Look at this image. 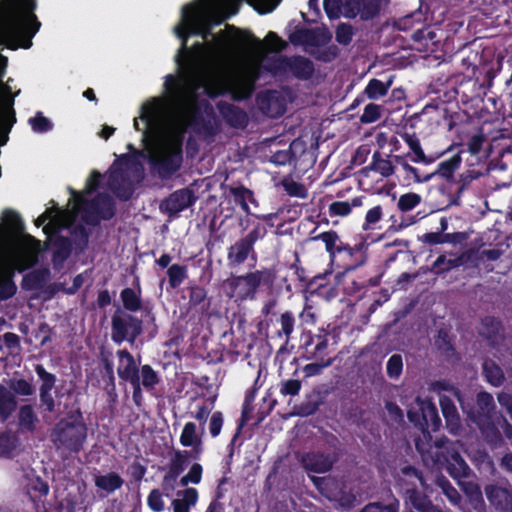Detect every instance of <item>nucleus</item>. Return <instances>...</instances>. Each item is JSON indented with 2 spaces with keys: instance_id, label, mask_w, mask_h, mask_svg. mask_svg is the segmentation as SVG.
Instances as JSON below:
<instances>
[{
  "instance_id": "obj_28",
  "label": "nucleus",
  "mask_w": 512,
  "mask_h": 512,
  "mask_svg": "<svg viewBox=\"0 0 512 512\" xmlns=\"http://www.w3.org/2000/svg\"><path fill=\"white\" fill-rule=\"evenodd\" d=\"M14 106V95H10L4 100V108L0 112V145H5L8 141V133L16 122V112Z\"/></svg>"
},
{
  "instance_id": "obj_11",
  "label": "nucleus",
  "mask_w": 512,
  "mask_h": 512,
  "mask_svg": "<svg viewBox=\"0 0 512 512\" xmlns=\"http://www.w3.org/2000/svg\"><path fill=\"white\" fill-rule=\"evenodd\" d=\"M494 77L495 73L492 69L486 72L483 82L472 77L461 76L460 80L456 81L455 94L463 104L482 100L492 86Z\"/></svg>"
},
{
  "instance_id": "obj_45",
  "label": "nucleus",
  "mask_w": 512,
  "mask_h": 512,
  "mask_svg": "<svg viewBox=\"0 0 512 512\" xmlns=\"http://www.w3.org/2000/svg\"><path fill=\"white\" fill-rule=\"evenodd\" d=\"M401 138L404 140V142L409 146L410 150L413 152L414 157L411 158V160L415 163H430V160L427 159L420 141L415 133H403L401 134Z\"/></svg>"
},
{
  "instance_id": "obj_52",
  "label": "nucleus",
  "mask_w": 512,
  "mask_h": 512,
  "mask_svg": "<svg viewBox=\"0 0 512 512\" xmlns=\"http://www.w3.org/2000/svg\"><path fill=\"white\" fill-rule=\"evenodd\" d=\"M37 422V415L35 414L33 407L30 404H26L20 407L18 412V423L22 429L33 432L36 428Z\"/></svg>"
},
{
  "instance_id": "obj_48",
  "label": "nucleus",
  "mask_w": 512,
  "mask_h": 512,
  "mask_svg": "<svg viewBox=\"0 0 512 512\" xmlns=\"http://www.w3.org/2000/svg\"><path fill=\"white\" fill-rule=\"evenodd\" d=\"M322 404L323 401L319 393L310 394L303 402L295 407L296 414L302 417L313 415Z\"/></svg>"
},
{
  "instance_id": "obj_42",
  "label": "nucleus",
  "mask_w": 512,
  "mask_h": 512,
  "mask_svg": "<svg viewBox=\"0 0 512 512\" xmlns=\"http://www.w3.org/2000/svg\"><path fill=\"white\" fill-rule=\"evenodd\" d=\"M2 222L9 233L20 235L24 232V223L20 215L12 209H5L2 213Z\"/></svg>"
},
{
  "instance_id": "obj_44",
  "label": "nucleus",
  "mask_w": 512,
  "mask_h": 512,
  "mask_svg": "<svg viewBox=\"0 0 512 512\" xmlns=\"http://www.w3.org/2000/svg\"><path fill=\"white\" fill-rule=\"evenodd\" d=\"M361 205H362L361 197H355L351 200V202L334 201L329 205L328 213L331 217H336V216L345 217L351 213L353 207H359Z\"/></svg>"
},
{
  "instance_id": "obj_40",
  "label": "nucleus",
  "mask_w": 512,
  "mask_h": 512,
  "mask_svg": "<svg viewBox=\"0 0 512 512\" xmlns=\"http://www.w3.org/2000/svg\"><path fill=\"white\" fill-rule=\"evenodd\" d=\"M435 344L438 351L448 362H457L460 360V355L456 351V348L446 331L439 330Z\"/></svg>"
},
{
  "instance_id": "obj_7",
  "label": "nucleus",
  "mask_w": 512,
  "mask_h": 512,
  "mask_svg": "<svg viewBox=\"0 0 512 512\" xmlns=\"http://www.w3.org/2000/svg\"><path fill=\"white\" fill-rule=\"evenodd\" d=\"M77 205L84 212L82 220L90 226H98L101 220H110L116 214V203L107 193H98L93 199L87 200L84 196L71 190Z\"/></svg>"
},
{
  "instance_id": "obj_33",
  "label": "nucleus",
  "mask_w": 512,
  "mask_h": 512,
  "mask_svg": "<svg viewBox=\"0 0 512 512\" xmlns=\"http://www.w3.org/2000/svg\"><path fill=\"white\" fill-rule=\"evenodd\" d=\"M439 403L446 421V427L451 433H456L460 428V418L453 400L445 395L440 396Z\"/></svg>"
},
{
  "instance_id": "obj_9",
  "label": "nucleus",
  "mask_w": 512,
  "mask_h": 512,
  "mask_svg": "<svg viewBox=\"0 0 512 512\" xmlns=\"http://www.w3.org/2000/svg\"><path fill=\"white\" fill-rule=\"evenodd\" d=\"M434 445L441 449V452L436 454V461L445 465L447 473L452 478L459 480L469 476L471 472L469 465L447 437L436 439Z\"/></svg>"
},
{
  "instance_id": "obj_53",
  "label": "nucleus",
  "mask_w": 512,
  "mask_h": 512,
  "mask_svg": "<svg viewBox=\"0 0 512 512\" xmlns=\"http://www.w3.org/2000/svg\"><path fill=\"white\" fill-rule=\"evenodd\" d=\"M461 162L462 158L460 153L454 154L449 159L438 164L435 174L447 180L452 179L454 172L459 168Z\"/></svg>"
},
{
  "instance_id": "obj_64",
  "label": "nucleus",
  "mask_w": 512,
  "mask_h": 512,
  "mask_svg": "<svg viewBox=\"0 0 512 512\" xmlns=\"http://www.w3.org/2000/svg\"><path fill=\"white\" fill-rule=\"evenodd\" d=\"M403 371V358L400 354H393L387 361L386 372L390 379H398Z\"/></svg>"
},
{
  "instance_id": "obj_39",
  "label": "nucleus",
  "mask_w": 512,
  "mask_h": 512,
  "mask_svg": "<svg viewBox=\"0 0 512 512\" xmlns=\"http://www.w3.org/2000/svg\"><path fill=\"white\" fill-rule=\"evenodd\" d=\"M16 409V396L6 386L0 384V422H6Z\"/></svg>"
},
{
  "instance_id": "obj_57",
  "label": "nucleus",
  "mask_w": 512,
  "mask_h": 512,
  "mask_svg": "<svg viewBox=\"0 0 512 512\" xmlns=\"http://www.w3.org/2000/svg\"><path fill=\"white\" fill-rule=\"evenodd\" d=\"M14 395L32 396L35 393V387L31 381L24 378H12L7 387Z\"/></svg>"
},
{
  "instance_id": "obj_15",
  "label": "nucleus",
  "mask_w": 512,
  "mask_h": 512,
  "mask_svg": "<svg viewBox=\"0 0 512 512\" xmlns=\"http://www.w3.org/2000/svg\"><path fill=\"white\" fill-rule=\"evenodd\" d=\"M485 496L491 505L498 512H512V485L505 486L491 483L484 487Z\"/></svg>"
},
{
  "instance_id": "obj_27",
  "label": "nucleus",
  "mask_w": 512,
  "mask_h": 512,
  "mask_svg": "<svg viewBox=\"0 0 512 512\" xmlns=\"http://www.w3.org/2000/svg\"><path fill=\"white\" fill-rule=\"evenodd\" d=\"M108 187L122 201H128L134 192L131 182L122 171H113L109 174Z\"/></svg>"
},
{
  "instance_id": "obj_1",
  "label": "nucleus",
  "mask_w": 512,
  "mask_h": 512,
  "mask_svg": "<svg viewBox=\"0 0 512 512\" xmlns=\"http://www.w3.org/2000/svg\"><path fill=\"white\" fill-rule=\"evenodd\" d=\"M7 18L0 24V44L8 49H29L41 23L34 11L36 0H2Z\"/></svg>"
},
{
  "instance_id": "obj_16",
  "label": "nucleus",
  "mask_w": 512,
  "mask_h": 512,
  "mask_svg": "<svg viewBox=\"0 0 512 512\" xmlns=\"http://www.w3.org/2000/svg\"><path fill=\"white\" fill-rule=\"evenodd\" d=\"M35 372L41 381L39 387L40 406L45 412L52 413L55 411V400L51 394L56 384V376L48 372L42 364L35 365Z\"/></svg>"
},
{
  "instance_id": "obj_18",
  "label": "nucleus",
  "mask_w": 512,
  "mask_h": 512,
  "mask_svg": "<svg viewBox=\"0 0 512 512\" xmlns=\"http://www.w3.org/2000/svg\"><path fill=\"white\" fill-rule=\"evenodd\" d=\"M279 63L281 68L290 71L299 80H309L315 72L314 63L301 55L282 56Z\"/></svg>"
},
{
  "instance_id": "obj_25",
  "label": "nucleus",
  "mask_w": 512,
  "mask_h": 512,
  "mask_svg": "<svg viewBox=\"0 0 512 512\" xmlns=\"http://www.w3.org/2000/svg\"><path fill=\"white\" fill-rule=\"evenodd\" d=\"M472 254V250H467L449 259L445 255H439L431 266V272L436 275H443L452 269L459 268L471 260Z\"/></svg>"
},
{
  "instance_id": "obj_60",
  "label": "nucleus",
  "mask_w": 512,
  "mask_h": 512,
  "mask_svg": "<svg viewBox=\"0 0 512 512\" xmlns=\"http://www.w3.org/2000/svg\"><path fill=\"white\" fill-rule=\"evenodd\" d=\"M71 234L76 250L80 253L84 252L89 244L90 231L82 224H78L72 229Z\"/></svg>"
},
{
  "instance_id": "obj_46",
  "label": "nucleus",
  "mask_w": 512,
  "mask_h": 512,
  "mask_svg": "<svg viewBox=\"0 0 512 512\" xmlns=\"http://www.w3.org/2000/svg\"><path fill=\"white\" fill-rule=\"evenodd\" d=\"M391 85V79L384 83L379 79L373 78L368 82L367 86L365 87L364 94L368 99L376 100L386 96Z\"/></svg>"
},
{
  "instance_id": "obj_36",
  "label": "nucleus",
  "mask_w": 512,
  "mask_h": 512,
  "mask_svg": "<svg viewBox=\"0 0 512 512\" xmlns=\"http://www.w3.org/2000/svg\"><path fill=\"white\" fill-rule=\"evenodd\" d=\"M485 381L493 387H500L505 381L503 369L490 358H485L481 365Z\"/></svg>"
},
{
  "instance_id": "obj_4",
  "label": "nucleus",
  "mask_w": 512,
  "mask_h": 512,
  "mask_svg": "<svg viewBox=\"0 0 512 512\" xmlns=\"http://www.w3.org/2000/svg\"><path fill=\"white\" fill-rule=\"evenodd\" d=\"M88 437V426L85 423L80 407L70 410L51 429L50 439L55 449L68 455L80 453Z\"/></svg>"
},
{
  "instance_id": "obj_59",
  "label": "nucleus",
  "mask_w": 512,
  "mask_h": 512,
  "mask_svg": "<svg viewBox=\"0 0 512 512\" xmlns=\"http://www.w3.org/2000/svg\"><path fill=\"white\" fill-rule=\"evenodd\" d=\"M399 501L391 496L387 503L371 502L365 505L359 512H398Z\"/></svg>"
},
{
  "instance_id": "obj_10",
  "label": "nucleus",
  "mask_w": 512,
  "mask_h": 512,
  "mask_svg": "<svg viewBox=\"0 0 512 512\" xmlns=\"http://www.w3.org/2000/svg\"><path fill=\"white\" fill-rule=\"evenodd\" d=\"M143 332V321L130 313H115L111 319V339L116 344H134Z\"/></svg>"
},
{
  "instance_id": "obj_54",
  "label": "nucleus",
  "mask_w": 512,
  "mask_h": 512,
  "mask_svg": "<svg viewBox=\"0 0 512 512\" xmlns=\"http://www.w3.org/2000/svg\"><path fill=\"white\" fill-rule=\"evenodd\" d=\"M161 379L158 373L152 368L151 365L145 364L140 368V383L141 386L147 391L151 392L155 389L156 385L160 383Z\"/></svg>"
},
{
  "instance_id": "obj_62",
  "label": "nucleus",
  "mask_w": 512,
  "mask_h": 512,
  "mask_svg": "<svg viewBox=\"0 0 512 512\" xmlns=\"http://www.w3.org/2000/svg\"><path fill=\"white\" fill-rule=\"evenodd\" d=\"M279 323L281 329L278 331V336L284 335L286 338V343L289 341L291 334L294 331L295 326V317L291 311H285L280 315Z\"/></svg>"
},
{
  "instance_id": "obj_29",
  "label": "nucleus",
  "mask_w": 512,
  "mask_h": 512,
  "mask_svg": "<svg viewBox=\"0 0 512 512\" xmlns=\"http://www.w3.org/2000/svg\"><path fill=\"white\" fill-rule=\"evenodd\" d=\"M297 35L298 39H296V35L290 37L291 42H301L311 46L326 45L332 38L329 31L319 29H301L297 31Z\"/></svg>"
},
{
  "instance_id": "obj_12",
  "label": "nucleus",
  "mask_w": 512,
  "mask_h": 512,
  "mask_svg": "<svg viewBox=\"0 0 512 512\" xmlns=\"http://www.w3.org/2000/svg\"><path fill=\"white\" fill-rule=\"evenodd\" d=\"M329 336V331L325 329H319L317 334L304 331L301 334L300 342L305 349L306 358L314 360L333 359L329 356Z\"/></svg>"
},
{
  "instance_id": "obj_58",
  "label": "nucleus",
  "mask_w": 512,
  "mask_h": 512,
  "mask_svg": "<svg viewBox=\"0 0 512 512\" xmlns=\"http://www.w3.org/2000/svg\"><path fill=\"white\" fill-rule=\"evenodd\" d=\"M436 484L451 504L459 505L461 503L462 497L460 493L445 476L437 477Z\"/></svg>"
},
{
  "instance_id": "obj_30",
  "label": "nucleus",
  "mask_w": 512,
  "mask_h": 512,
  "mask_svg": "<svg viewBox=\"0 0 512 512\" xmlns=\"http://www.w3.org/2000/svg\"><path fill=\"white\" fill-rule=\"evenodd\" d=\"M196 430L195 423L187 422L180 435V443L184 447H192L190 451L194 453V459L198 460L203 452V446L202 439Z\"/></svg>"
},
{
  "instance_id": "obj_51",
  "label": "nucleus",
  "mask_w": 512,
  "mask_h": 512,
  "mask_svg": "<svg viewBox=\"0 0 512 512\" xmlns=\"http://www.w3.org/2000/svg\"><path fill=\"white\" fill-rule=\"evenodd\" d=\"M166 274L170 288L176 289L188 278V267L175 263L168 267Z\"/></svg>"
},
{
  "instance_id": "obj_19",
  "label": "nucleus",
  "mask_w": 512,
  "mask_h": 512,
  "mask_svg": "<svg viewBox=\"0 0 512 512\" xmlns=\"http://www.w3.org/2000/svg\"><path fill=\"white\" fill-rule=\"evenodd\" d=\"M150 163L162 178H168L174 175L181 168L183 163V154L166 148L163 155L151 158Z\"/></svg>"
},
{
  "instance_id": "obj_41",
  "label": "nucleus",
  "mask_w": 512,
  "mask_h": 512,
  "mask_svg": "<svg viewBox=\"0 0 512 512\" xmlns=\"http://www.w3.org/2000/svg\"><path fill=\"white\" fill-rule=\"evenodd\" d=\"M120 299L124 309L128 312L135 313L142 309L140 287H138V291L130 287L122 289Z\"/></svg>"
},
{
  "instance_id": "obj_47",
  "label": "nucleus",
  "mask_w": 512,
  "mask_h": 512,
  "mask_svg": "<svg viewBox=\"0 0 512 512\" xmlns=\"http://www.w3.org/2000/svg\"><path fill=\"white\" fill-rule=\"evenodd\" d=\"M392 158H393V161L395 162V164L400 165L404 169V171L406 173V175H405L406 179L413 180L416 183H423V182H428L432 178V174L424 175V176L420 175L419 170L417 168L411 166L407 162L405 156L394 155Z\"/></svg>"
},
{
  "instance_id": "obj_3",
  "label": "nucleus",
  "mask_w": 512,
  "mask_h": 512,
  "mask_svg": "<svg viewBox=\"0 0 512 512\" xmlns=\"http://www.w3.org/2000/svg\"><path fill=\"white\" fill-rule=\"evenodd\" d=\"M310 240L322 241L329 256L330 264L342 268L344 272L362 267L368 260L370 242L366 234H358L354 238L353 244L342 241L335 230L311 236Z\"/></svg>"
},
{
  "instance_id": "obj_61",
  "label": "nucleus",
  "mask_w": 512,
  "mask_h": 512,
  "mask_svg": "<svg viewBox=\"0 0 512 512\" xmlns=\"http://www.w3.org/2000/svg\"><path fill=\"white\" fill-rule=\"evenodd\" d=\"M27 490L31 500L35 502L48 494L49 486L38 476L28 484Z\"/></svg>"
},
{
  "instance_id": "obj_23",
  "label": "nucleus",
  "mask_w": 512,
  "mask_h": 512,
  "mask_svg": "<svg viewBox=\"0 0 512 512\" xmlns=\"http://www.w3.org/2000/svg\"><path fill=\"white\" fill-rule=\"evenodd\" d=\"M217 109L224 121L233 128L244 129L248 124L247 113L234 104L220 101L217 103Z\"/></svg>"
},
{
  "instance_id": "obj_50",
  "label": "nucleus",
  "mask_w": 512,
  "mask_h": 512,
  "mask_svg": "<svg viewBox=\"0 0 512 512\" xmlns=\"http://www.w3.org/2000/svg\"><path fill=\"white\" fill-rule=\"evenodd\" d=\"M229 191L235 204L239 205L245 213L249 214L250 208L248 201L253 200V192L241 184L236 187H230Z\"/></svg>"
},
{
  "instance_id": "obj_26",
  "label": "nucleus",
  "mask_w": 512,
  "mask_h": 512,
  "mask_svg": "<svg viewBox=\"0 0 512 512\" xmlns=\"http://www.w3.org/2000/svg\"><path fill=\"white\" fill-rule=\"evenodd\" d=\"M52 264L55 270L63 268L73 251V241L66 236L57 235L53 241Z\"/></svg>"
},
{
  "instance_id": "obj_35",
  "label": "nucleus",
  "mask_w": 512,
  "mask_h": 512,
  "mask_svg": "<svg viewBox=\"0 0 512 512\" xmlns=\"http://www.w3.org/2000/svg\"><path fill=\"white\" fill-rule=\"evenodd\" d=\"M101 379L103 382V389L110 398H116V383L114 375V364L110 355L102 356L101 358Z\"/></svg>"
},
{
  "instance_id": "obj_49",
  "label": "nucleus",
  "mask_w": 512,
  "mask_h": 512,
  "mask_svg": "<svg viewBox=\"0 0 512 512\" xmlns=\"http://www.w3.org/2000/svg\"><path fill=\"white\" fill-rule=\"evenodd\" d=\"M18 437L10 431L0 433V457L11 459L18 445Z\"/></svg>"
},
{
  "instance_id": "obj_22",
  "label": "nucleus",
  "mask_w": 512,
  "mask_h": 512,
  "mask_svg": "<svg viewBox=\"0 0 512 512\" xmlns=\"http://www.w3.org/2000/svg\"><path fill=\"white\" fill-rule=\"evenodd\" d=\"M119 358L117 374L119 378L128 383L140 381V368H138L134 356L127 349L116 352Z\"/></svg>"
},
{
  "instance_id": "obj_56",
  "label": "nucleus",
  "mask_w": 512,
  "mask_h": 512,
  "mask_svg": "<svg viewBox=\"0 0 512 512\" xmlns=\"http://www.w3.org/2000/svg\"><path fill=\"white\" fill-rule=\"evenodd\" d=\"M281 186L291 197L305 199L308 196L306 187L302 183L295 181L291 176H285L281 180Z\"/></svg>"
},
{
  "instance_id": "obj_34",
  "label": "nucleus",
  "mask_w": 512,
  "mask_h": 512,
  "mask_svg": "<svg viewBox=\"0 0 512 512\" xmlns=\"http://www.w3.org/2000/svg\"><path fill=\"white\" fill-rule=\"evenodd\" d=\"M50 278V270L46 267L38 268L26 273L21 281V286L26 291L42 289Z\"/></svg>"
},
{
  "instance_id": "obj_2",
  "label": "nucleus",
  "mask_w": 512,
  "mask_h": 512,
  "mask_svg": "<svg viewBox=\"0 0 512 512\" xmlns=\"http://www.w3.org/2000/svg\"><path fill=\"white\" fill-rule=\"evenodd\" d=\"M456 395L467 420L478 428L487 446L491 450L503 448L505 446L504 437L501 431L494 426V421L501 412L497 411L492 394L480 391L476 394L475 399L464 397L460 392H457Z\"/></svg>"
},
{
  "instance_id": "obj_8",
  "label": "nucleus",
  "mask_w": 512,
  "mask_h": 512,
  "mask_svg": "<svg viewBox=\"0 0 512 512\" xmlns=\"http://www.w3.org/2000/svg\"><path fill=\"white\" fill-rule=\"evenodd\" d=\"M267 235V228L262 223H255L253 228L243 237L236 240L227 249V265L229 268L242 266L249 257L254 261L257 259L255 244Z\"/></svg>"
},
{
  "instance_id": "obj_20",
  "label": "nucleus",
  "mask_w": 512,
  "mask_h": 512,
  "mask_svg": "<svg viewBox=\"0 0 512 512\" xmlns=\"http://www.w3.org/2000/svg\"><path fill=\"white\" fill-rule=\"evenodd\" d=\"M336 461L335 455L321 451L307 452L301 457V464L305 470L319 474L330 471Z\"/></svg>"
},
{
  "instance_id": "obj_24",
  "label": "nucleus",
  "mask_w": 512,
  "mask_h": 512,
  "mask_svg": "<svg viewBox=\"0 0 512 512\" xmlns=\"http://www.w3.org/2000/svg\"><path fill=\"white\" fill-rule=\"evenodd\" d=\"M262 112L271 118H278L285 114L286 104L277 91L268 90L259 97Z\"/></svg>"
},
{
  "instance_id": "obj_13",
  "label": "nucleus",
  "mask_w": 512,
  "mask_h": 512,
  "mask_svg": "<svg viewBox=\"0 0 512 512\" xmlns=\"http://www.w3.org/2000/svg\"><path fill=\"white\" fill-rule=\"evenodd\" d=\"M196 200L197 197L193 190L189 188L178 189L160 203V210L170 218H173L180 212L193 206Z\"/></svg>"
},
{
  "instance_id": "obj_17",
  "label": "nucleus",
  "mask_w": 512,
  "mask_h": 512,
  "mask_svg": "<svg viewBox=\"0 0 512 512\" xmlns=\"http://www.w3.org/2000/svg\"><path fill=\"white\" fill-rule=\"evenodd\" d=\"M190 459H194V453L188 450H177L171 458L168 471L163 477L164 490H174V482L189 466Z\"/></svg>"
},
{
  "instance_id": "obj_63",
  "label": "nucleus",
  "mask_w": 512,
  "mask_h": 512,
  "mask_svg": "<svg viewBox=\"0 0 512 512\" xmlns=\"http://www.w3.org/2000/svg\"><path fill=\"white\" fill-rule=\"evenodd\" d=\"M355 34L354 28L349 23H340L335 30V40L343 46H347L352 42Z\"/></svg>"
},
{
  "instance_id": "obj_38",
  "label": "nucleus",
  "mask_w": 512,
  "mask_h": 512,
  "mask_svg": "<svg viewBox=\"0 0 512 512\" xmlns=\"http://www.w3.org/2000/svg\"><path fill=\"white\" fill-rule=\"evenodd\" d=\"M177 496L172 501L173 512H190L191 507L198 501V491L192 487L178 491Z\"/></svg>"
},
{
  "instance_id": "obj_37",
  "label": "nucleus",
  "mask_w": 512,
  "mask_h": 512,
  "mask_svg": "<svg viewBox=\"0 0 512 512\" xmlns=\"http://www.w3.org/2000/svg\"><path fill=\"white\" fill-rule=\"evenodd\" d=\"M26 240L29 242H32L35 247L36 251H24L21 253L14 261V263L17 265V272L22 273L27 269H30L34 267L38 263V250L41 245L40 240L36 239L35 237L31 235L25 236Z\"/></svg>"
},
{
  "instance_id": "obj_31",
  "label": "nucleus",
  "mask_w": 512,
  "mask_h": 512,
  "mask_svg": "<svg viewBox=\"0 0 512 512\" xmlns=\"http://www.w3.org/2000/svg\"><path fill=\"white\" fill-rule=\"evenodd\" d=\"M370 171L388 178L394 174L395 167L389 155L384 158L380 151H375L372 155L371 163L362 169V173L366 176Z\"/></svg>"
},
{
  "instance_id": "obj_6",
  "label": "nucleus",
  "mask_w": 512,
  "mask_h": 512,
  "mask_svg": "<svg viewBox=\"0 0 512 512\" xmlns=\"http://www.w3.org/2000/svg\"><path fill=\"white\" fill-rule=\"evenodd\" d=\"M409 421L423 434L424 440L420 437L415 439V447L420 454L428 453L432 447L431 432H436L442 425L438 409L431 401H422L418 409H409L407 412Z\"/></svg>"
},
{
  "instance_id": "obj_43",
  "label": "nucleus",
  "mask_w": 512,
  "mask_h": 512,
  "mask_svg": "<svg viewBox=\"0 0 512 512\" xmlns=\"http://www.w3.org/2000/svg\"><path fill=\"white\" fill-rule=\"evenodd\" d=\"M123 483L124 480L116 472H110L106 475H100L95 478V485L107 493L120 489Z\"/></svg>"
},
{
  "instance_id": "obj_14",
  "label": "nucleus",
  "mask_w": 512,
  "mask_h": 512,
  "mask_svg": "<svg viewBox=\"0 0 512 512\" xmlns=\"http://www.w3.org/2000/svg\"><path fill=\"white\" fill-rule=\"evenodd\" d=\"M381 8V0H344L343 16L354 19L358 15L361 20H372Z\"/></svg>"
},
{
  "instance_id": "obj_32",
  "label": "nucleus",
  "mask_w": 512,
  "mask_h": 512,
  "mask_svg": "<svg viewBox=\"0 0 512 512\" xmlns=\"http://www.w3.org/2000/svg\"><path fill=\"white\" fill-rule=\"evenodd\" d=\"M408 503L418 512H442L440 508L435 506L432 501L420 492L417 487L407 488L405 491Z\"/></svg>"
},
{
  "instance_id": "obj_5",
  "label": "nucleus",
  "mask_w": 512,
  "mask_h": 512,
  "mask_svg": "<svg viewBox=\"0 0 512 512\" xmlns=\"http://www.w3.org/2000/svg\"><path fill=\"white\" fill-rule=\"evenodd\" d=\"M276 280V271L264 267L260 270L249 271L243 275L232 276L224 282L226 295L239 301L256 298L260 287L270 289Z\"/></svg>"
},
{
  "instance_id": "obj_21",
  "label": "nucleus",
  "mask_w": 512,
  "mask_h": 512,
  "mask_svg": "<svg viewBox=\"0 0 512 512\" xmlns=\"http://www.w3.org/2000/svg\"><path fill=\"white\" fill-rule=\"evenodd\" d=\"M479 336L492 348H496L504 339L502 321L495 316H485L481 319Z\"/></svg>"
},
{
  "instance_id": "obj_55",
  "label": "nucleus",
  "mask_w": 512,
  "mask_h": 512,
  "mask_svg": "<svg viewBox=\"0 0 512 512\" xmlns=\"http://www.w3.org/2000/svg\"><path fill=\"white\" fill-rule=\"evenodd\" d=\"M189 290V307L197 308L201 307L202 310L209 306V303H206L207 300V291L204 287L199 285H193L188 288Z\"/></svg>"
}]
</instances>
